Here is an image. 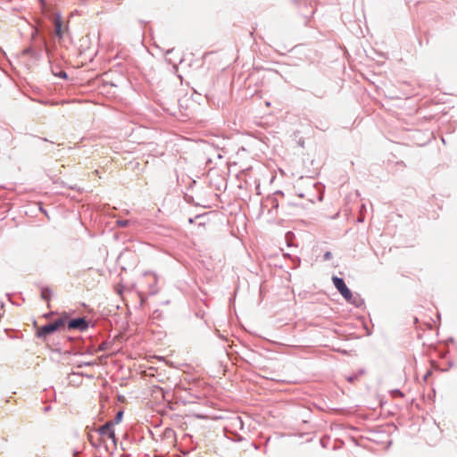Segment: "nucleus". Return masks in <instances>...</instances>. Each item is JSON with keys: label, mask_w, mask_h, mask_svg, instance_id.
<instances>
[{"label": "nucleus", "mask_w": 457, "mask_h": 457, "mask_svg": "<svg viewBox=\"0 0 457 457\" xmlns=\"http://www.w3.org/2000/svg\"><path fill=\"white\" fill-rule=\"evenodd\" d=\"M332 281L337 291L349 303L354 305L357 308H361L364 305V300L361 297L359 294L352 293V291L346 286L343 278L333 276Z\"/></svg>", "instance_id": "nucleus-1"}, {"label": "nucleus", "mask_w": 457, "mask_h": 457, "mask_svg": "<svg viewBox=\"0 0 457 457\" xmlns=\"http://www.w3.org/2000/svg\"><path fill=\"white\" fill-rule=\"evenodd\" d=\"M35 326L37 328V337H46L56 331L63 329L65 327V320L63 318H59L43 326H37L35 322Z\"/></svg>", "instance_id": "nucleus-2"}, {"label": "nucleus", "mask_w": 457, "mask_h": 457, "mask_svg": "<svg viewBox=\"0 0 457 457\" xmlns=\"http://www.w3.org/2000/svg\"><path fill=\"white\" fill-rule=\"evenodd\" d=\"M46 39L42 38L38 46L31 45L24 48L22 50V55H29L34 62H38L42 58L44 46H46Z\"/></svg>", "instance_id": "nucleus-3"}, {"label": "nucleus", "mask_w": 457, "mask_h": 457, "mask_svg": "<svg viewBox=\"0 0 457 457\" xmlns=\"http://www.w3.org/2000/svg\"><path fill=\"white\" fill-rule=\"evenodd\" d=\"M98 432L103 440L109 438L112 439L114 445H116V437L113 430V422L108 421L104 426L98 428Z\"/></svg>", "instance_id": "nucleus-4"}, {"label": "nucleus", "mask_w": 457, "mask_h": 457, "mask_svg": "<svg viewBox=\"0 0 457 457\" xmlns=\"http://www.w3.org/2000/svg\"><path fill=\"white\" fill-rule=\"evenodd\" d=\"M145 276L146 277H149V283H148V294L149 295H155L158 293L159 291V288L157 287V277L155 274L152 273V272H145Z\"/></svg>", "instance_id": "nucleus-5"}, {"label": "nucleus", "mask_w": 457, "mask_h": 457, "mask_svg": "<svg viewBox=\"0 0 457 457\" xmlns=\"http://www.w3.org/2000/svg\"><path fill=\"white\" fill-rule=\"evenodd\" d=\"M87 328V323L82 318L72 320L68 323L69 329H78V330L83 331Z\"/></svg>", "instance_id": "nucleus-6"}, {"label": "nucleus", "mask_w": 457, "mask_h": 457, "mask_svg": "<svg viewBox=\"0 0 457 457\" xmlns=\"http://www.w3.org/2000/svg\"><path fill=\"white\" fill-rule=\"evenodd\" d=\"M54 35L59 39H61L62 37L63 32H62V23L60 13L56 14L54 21Z\"/></svg>", "instance_id": "nucleus-7"}, {"label": "nucleus", "mask_w": 457, "mask_h": 457, "mask_svg": "<svg viewBox=\"0 0 457 457\" xmlns=\"http://www.w3.org/2000/svg\"><path fill=\"white\" fill-rule=\"evenodd\" d=\"M51 70H52V73L54 76L59 77L61 79H68V74L64 71H62L60 68H55V67L52 66Z\"/></svg>", "instance_id": "nucleus-8"}, {"label": "nucleus", "mask_w": 457, "mask_h": 457, "mask_svg": "<svg viewBox=\"0 0 457 457\" xmlns=\"http://www.w3.org/2000/svg\"><path fill=\"white\" fill-rule=\"evenodd\" d=\"M52 291L49 288H42L41 296L45 300H48Z\"/></svg>", "instance_id": "nucleus-9"}, {"label": "nucleus", "mask_w": 457, "mask_h": 457, "mask_svg": "<svg viewBox=\"0 0 457 457\" xmlns=\"http://www.w3.org/2000/svg\"><path fill=\"white\" fill-rule=\"evenodd\" d=\"M130 223V220H118L116 221V224L120 228H125Z\"/></svg>", "instance_id": "nucleus-10"}, {"label": "nucleus", "mask_w": 457, "mask_h": 457, "mask_svg": "<svg viewBox=\"0 0 457 457\" xmlns=\"http://www.w3.org/2000/svg\"><path fill=\"white\" fill-rule=\"evenodd\" d=\"M75 312H76V310H70L68 312L64 311L62 313H60L58 312H54V311H50L49 312H46V314H51V315H54V314H75Z\"/></svg>", "instance_id": "nucleus-11"}, {"label": "nucleus", "mask_w": 457, "mask_h": 457, "mask_svg": "<svg viewBox=\"0 0 457 457\" xmlns=\"http://www.w3.org/2000/svg\"><path fill=\"white\" fill-rule=\"evenodd\" d=\"M122 418H123V411H118L115 416L114 421H112L113 425L120 423L121 421Z\"/></svg>", "instance_id": "nucleus-12"}, {"label": "nucleus", "mask_w": 457, "mask_h": 457, "mask_svg": "<svg viewBox=\"0 0 457 457\" xmlns=\"http://www.w3.org/2000/svg\"><path fill=\"white\" fill-rule=\"evenodd\" d=\"M32 29H33V30H32V32H31L30 38H31V40H34V39H35V37H37V35L38 34V29H37V28H36V27H32Z\"/></svg>", "instance_id": "nucleus-13"}, {"label": "nucleus", "mask_w": 457, "mask_h": 457, "mask_svg": "<svg viewBox=\"0 0 457 457\" xmlns=\"http://www.w3.org/2000/svg\"><path fill=\"white\" fill-rule=\"evenodd\" d=\"M332 258V253L329 251H327L323 255L324 261H329Z\"/></svg>", "instance_id": "nucleus-14"}, {"label": "nucleus", "mask_w": 457, "mask_h": 457, "mask_svg": "<svg viewBox=\"0 0 457 457\" xmlns=\"http://www.w3.org/2000/svg\"><path fill=\"white\" fill-rule=\"evenodd\" d=\"M271 204H272V207L273 208H278V200L276 198L271 199Z\"/></svg>", "instance_id": "nucleus-15"}, {"label": "nucleus", "mask_w": 457, "mask_h": 457, "mask_svg": "<svg viewBox=\"0 0 457 457\" xmlns=\"http://www.w3.org/2000/svg\"><path fill=\"white\" fill-rule=\"evenodd\" d=\"M199 217H200V216H199V215H197V216H195V218H189V219H188V222H189V223H193V222H194V220H195V219H197V218H199Z\"/></svg>", "instance_id": "nucleus-16"}, {"label": "nucleus", "mask_w": 457, "mask_h": 457, "mask_svg": "<svg viewBox=\"0 0 457 457\" xmlns=\"http://www.w3.org/2000/svg\"><path fill=\"white\" fill-rule=\"evenodd\" d=\"M186 199H187V203H193V197L192 196H187Z\"/></svg>", "instance_id": "nucleus-17"}, {"label": "nucleus", "mask_w": 457, "mask_h": 457, "mask_svg": "<svg viewBox=\"0 0 457 457\" xmlns=\"http://www.w3.org/2000/svg\"><path fill=\"white\" fill-rule=\"evenodd\" d=\"M172 52H173V48L168 49V50L166 51V54H170V53H172Z\"/></svg>", "instance_id": "nucleus-18"}, {"label": "nucleus", "mask_w": 457, "mask_h": 457, "mask_svg": "<svg viewBox=\"0 0 457 457\" xmlns=\"http://www.w3.org/2000/svg\"><path fill=\"white\" fill-rule=\"evenodd\" d=\"M300 262H301L300 259H299V258H296V264H295V267H296V266H299V265H300Z\"/></svg>", "instance_id": "nucleus-19"}, {"label": "nucleus", "mask_w": 457, "mask_h": 457, "mask_svg": "<svg viewBox=\"0 0 457 457\" xmlns=\"http://www.w3.org/2000/svg\"><path fill=\"white\" fill-rule=\"evenodd\" d=\"M358 221H359V222H362V221H363V218H359V219H358Z\"/></svg>", "instance_id": "nucleus-20"}, {"label": "nucleus", "mask_w": 457, "mask_h": 457, "mask_svg": "<svg viewBox=\"0 0 457 457\" xmlns=\"http://www.w3.org/2000/svg\"><path fill=\"white\" fill-rule=\"evenodd\" d=\"M4 303L3 302H1V309H4Z\"/></svg>", "instance_id": "nucleus-21"}, {"label": "nucleus", "mask_w": 457, "mask_h": 457, "mask_svg": "<svg viewBox=\"0 0 457 457\" xmlns=\"http://www.w3.org/2000/svg\"><path fill=\"white\" fill-rule=\"evenodd\" d=\"M277 193H278V194H281V195H283V192H282V191H278Z\"/></svg>", "instance_id": "nucleus-22"}, {"label": "nucleus", "mask_w": 457, "mask_h": 457, "mask_svg": "<svg viewBox=\"0 0 457 457\" xmlns=\"http://www.w3.org/2000/svg\"><path fill=\"white\" fill-rule=\"evenodd\" d=\"M40 210H41L43 212L46 213V210H43L42 208H40Z\"/></svg>", "instance_id": "nucleus-23"}, {"label": "nucleus", "mask_w": 457, "mask_h": 457, "mask_svg": "<svg viewBox=\"0 0 457 457\" xmlns=\"http://www.w3.org/2000/svg\"><path fill=\"white\" fill-rule=\"evenodd\" d=\"M39 1H40V2L42 3V4H45V2H44V0H39Z\"/></svg>", "instance_id": "nucleus-24"}]
</instances>
